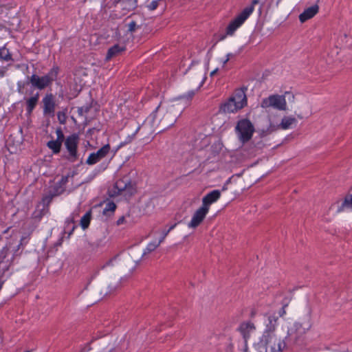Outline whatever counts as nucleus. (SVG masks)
Segmentation results:
<instances>
[{
    "mask_svg": "<svg viewBox=\"0 0 352 352\" xmlns=\"http://www.w3.org/2000/svg\"><path fill=\"white\" fill-rule=\"evenodd\" d=\"M247 105V97L243 90L236 91L232 96L221 106L224 113H234Z\"/></svg>",
    "mask_w": 352,
    "mask_h": 352,
    "instance_id": "obj_1",
    "label": "nucleus"
},
{
    "mask_svg": "<svg viewBox=\"0 0 352 352\" xmlns=\"http://www.w3.org/2000/svg\"><path fill=\"white\" fill-rule=\"evenodd\" d=\"M285 314L284 308H282L281 310L278 313V316L276 314H268L264 324H265V330L262 335V336L259 338V340H263L264 337H270L275 338L280 344H281V341L279 338H278L274 333V331L275 327L277 325V320L278 316H282Z\"/></svg>",
    "mask_w": 352,
    "mask_h": 352,
    "instance_id": "obj_2",
    "label": "nucleus"
},
{
    "mask_svg": "<svg viewBox=\"0 0 352 352\" xmlns=\"http://www.w3.org/2000/svg\"><path fill=\"white\" fill-rule=\"evenodd\" d=\"M254 132V127L248 119L241 120L236 126V135L243 143L248 142L252 138Z\"/></svg>",
    "mask_w": 352,
    "mask_h": 352,
    "instance_id": "obj_3",
    "label": "nucleus"
},
{
    "mask_svg": "<svg viewBox=\"0 0 352 352\" xmlns=\"http://www.w3.org/2000/svg\"><path fill=\"white\" fill-rule=\"evenodd\" d=\"M256 352H282L280 344L274 338L264 337L254 343Z\"/></svg>",
    "mask_w": 352,
    "mask_h": 352,
    "instance_id": "obj_4",
    "label": "nucleus"
},
{
    "mask_svg": "<svg viewBox=\"0 0 352 352\" xmlns=\"http://www.w3.org/2000/svg\"><path fill=\"white\" fill-rule=\"evenodd\" d=\"M114 188L113 195H122L125 197H131L136 192L135 184L127 177L118 180Z\"/></svg>",
    "mask_w": 352,
    "mask_h": 352,
    "instance_id": "obj_5",
    "label": "nucleus"
},
{
    "mask_svg": "<svg viewBox=\"0 0 352 352\" xmlns=\"http://www.w3.org/2000/svg\"><path fill=\"white\" fill-rule=\"evenodd\" d=\"M254 11L253 6L245 8L228 25L226 33L228 35H232L234 32L245 22Z\"/></svg>",
    "mask_w": 352,
    "mask_h": 352,
    "instance_id": "obj_6",
    "label": "nucleus"
},
{
    "mask_svg": "<svg viewBox=\"0 0 352 352\" xmlns=\"http://www.w3.org/2000/svg\"><path fill=\"white\" fill-rule=\"evenodd\" d=\"M209 212V208H204L201 206L195 210L190 220L186 223V226L189 230H195L202 224L207 214Z\"/></svg>",
    "mask_w": 352,
    "mask_h": 352,
    "instance_id": "obj_7",
    "label": "nucleus"
},
{
    "mask_svg": "<svg viewBox=\"0 0 352 352\" xmlns=\"http://www.w3.org/2000/svg\"><path fill=\"white\" fill-rule=\"evenodd\" d=\"M329 210L336 214L352 210V194L345 196L344 199H338L331 204Z\"/></svg>",
    "mask_w": 352,
    "mask_h": 352,
    "instance_id": "obj_8",
    "label": "nucleus"
},
{
    "mask_svg": "<svg viewBox=\"0 0 352 352\" xmlns=\"http://www.w3.org/2000/svg\"><path fill=\"white\" fill-rule=\"evenodd\" d=\"M173 107L168 106L166 104H161L155 111V114L158 117L164 116L163 119L167 121L166 124L173 125L176 121L177 113H173Z\"/></svg>",
    "mask_w": 352,
    "mask_h": 352,
    "instance_id": "obj_9",
    "label": "nucleus"
},
{
    "mask_svg": "<svg viewBox=\"0 0 352 352\" xmlns=\"http://www.w3.org/2000/svg\"><path fill=\"white\" fill-rule=\"evenodd\" d=\"M286 101L285 98L280 96H271L263 100L261 107L263 108L274 107L283 110L285 109Z\"/></svg>",
    "mask_w": 352,
    "mask_h": 352,
    "instance_id": "obj_10",
    "label": "nucleus"
},
{
    "mask_svg": "<svg viewBox=\"0 0 352 352\" xmlns=\"http://www.w3.org/2000/svg\"><path fill=\"white\" fill-rule=\"evenodd\" d=\"M56 72H51L49 74L44 76L33 75L31 77L30 82L32 85L38 89H42L47 87L56 76Z\"/></svg>",
    "mask_w": 352,
    "mask_h": 352,
    "instance_id": "obj_11",
    "label": "nucleus"
},
{
    "mask_svg": "<svg viewBox=\"0 0 352 352\" xmlns=\"http://www.w3.org/2000/svg\"><path fill=\"white\" fill-rule=\"evenodd\" d=\"M110 147L109 144H106L100 148L97 152L91 153L86 160V163L93 165L104 158L109 152Z\"/></svg>",
    "mask_w": 352,
    "mask_h": 352,
    "instance_id": "obj_12",
    "label": "nucleus"
},
{
    "mask_svg": "<svg viewBox=\"0 0 352 352\" xmlns=\"http://www.w3.org/2000/svg\"><path fill=\"white\" fill-rule=\"evenodd\" d=\"M78 144V137L76 135L68 136L65 142V147L72 157H76L77 154V147Z\"/></svg>",
    "mask_w": 352,
    "mask_h": 352,
    "instance_id": "obj_13",
    "label": "nucleus"
},
{
    "mask_svg": "<svg viewBox=\"0 0 352 352\" xmlns=\"http://www.w3.org/2000/svg\"><path fill=\"white\" fill-rule=\"evenodd\" d=\"M221 197V192L219 190H214L206 195L202 199L201 207L209 208L212 204L216 202Z\"/></svg>",
    "mask_w": 352,
    "mask_h": 352,
    "instance_id": "obj_14",
    "label": "nucleus"
},
{
    "mask_svg": "<svg viewBox=\"0 0 352 352\" xmlns=\"http://www.w3.org/2000/svg\"><path fill=\"white\" fill-rule=\"evenodd\" d=\"M239 331L246 342V340L255 331V327L251 322H244L239 327Z\"/></svg>",
    "mask_w": 352,
    "mask_h": 352,
    "instance_id": "obj_15",
    "label": "nucleus"
},
{
    "mask_svg": "<svg viewBox=\"0 0 352 352\" xmlns=\"http://www.w3.org/2000/svg\"><path fill=\"white\" fill-rule=\"evenodd\" d=\"M44 106V113L45 114L53 115L54 111V101L52 95H47L43 100Z\"/></svg>",
    "mask_w": 352,
    "mask_h": 352,
    "instance_id": "obj_16",
    "label": "nucleus"
},
{
    "mask_svg": "<svg viewBox=\"0 0 352 352\" xmlns=\"http://www.w3.org/2000/svg\"><path fill=\"white\" fill-rule=\"evenodd\" d=\"M125 47L120 45H115L111 47L107 52L106 59L109 60L113 56L118 55L121 52L124 51Z\"/></svg>",
    "mask_w": 352,
    "mask_h": 352,
    "instance_id": "obj_17",
    "label": "nucleus"
},
{
    "mask_svg": "<svg viewBox=\"0 0 352 352\" xmlns=\"http://www.w3.org/2000/svg\"><path fill=\"white\" fill-rule=\"evenodd\" d=\"M163 241L164 239H162V237L160 236L159 239L150 242L144 250L143 255L154 251Z\"/></svg>",
    "mask_w": 352,
    "mask_h": 352,
    "instance_id": "obj_18",
    "label": "nucleus"
},
{
    "mask_svg": "<svg viewBox=\"0 0 352 352\" xmlns=\"http://www.w3.org/2000/svg\"><path fill=\"white\" fill-rule=\"evenodd\" d=\"M62 142L58 140H52L47 142V145L52 151L53 153L57 154L60 151Z\"/></svg>",
    "mask_w": 352,
    "mask_h": 352,
    "instance_id": "obj_19",
    "label": "nucleus"
},
{
    "mask_svg": "<svg viewBox=\"0 0 352 352\" xmlns=\"http://www.w3.org/2000/svg\"><path fill=\"white\" fill-rule=\"evenodd\" d=\"M296 125V120L292 117L284 118L280 124L283 129H287Z\"/></svg>",
    "mask_w": 352,
    "mask_h": 352,
    "instance_id": "obj_20",
    "label": "nucleus"
},
{
    "mask_svg": "<svg viewBox=\"0 0 352 352\" xmlns=\"http://www.w3.org/2000/svg\"><path fill=\"white\" fill-rule=\"evenodd\" d=\"M116 208V204L112 201H108L103 210V214L106 216H109L114 212Z\"/></svg>",
    "mask_w": 352,
    "mask_h": 352,
    "instance_id": "obj_21",
    "label": "nucleus"
},
{
    "mask_svg": "<svg viewBox=\"0 0 352 352\" xmlns=\"http://www.w3.org/2000/svg\"><path fill=\"white\" fill-rule=\"evenodd\" d=\"M38 100V95L36 94V96L29 98L27 100V106H28V111L29 113H31L34 107L36 106L37 102Z\"/></svg>",
    "mask_w": 352,
    "mask_h": 352,
    "instance_id": "obj_22",
    "label": "nucleus"
},
{
    "mask_svg": "<svg viewBox=\"0 0 352 352\" xmlns=\"http://www.w3.org/2000/svg\"><path fill=\"white\" fill-rule=\"evenodd\" d=\"M89 221H90V214L87 213L82 217V219L80 220V225H81L82 229L85 230L89 226Z\"/></svg>",
    "mask_w": 352,
    "mask_h": 352,
    "instance_id": "obj_23",
    "label": "nucleus"
},
{
    "mask_svg": "<svg viewBox=\"0 0 352 352\" xmlns=\"http://www.w3.org/2000/svg\"><path fill=\"white\" fill-rule=\"evenodd\" d=\"M231 56L232 54L228 53L226 56L219 58L217 59L219 65H220L222 67H225V65L229 61Z\"/></svg>",
    "mask_w": 352,
    "mask_h": 352,
    "instance_id": "obj_24",
    "label": "nucleus"
},
{
    "mask_svg": "<svg viewBox=\"0 0 352 352\" xmlns=\"http://www.w3.org/2000/svg\"><path fill=\"white\" fill-rule=\"evenodd\" d=\"M175 226H176V224H173V225L170 226L168 230H166V229L162 230L160 232V236L162 237V239L164 240V239L168 235L169 232L170 230H172L173 229H174Z\"/></svg>",
    "mask_w": 352,
    "mask_h": 352,
    "instance_id": "obj_25",
    "label": "nucleus"
},
{
    "mask_svg": "<svg viewBox=\"0 0 352 352\" xmlns=\"http://www.w3.org/2000/svg\"><path fill=\"white\" fill-rule=\"evenodd\" d=\"M319 7L318 5H314L309 7V19L313 18L318 12Z\"/></svg>",
    "mask_w": 352,
    "mask_h": 352,
    "instance_id": "obj_26",
    "label": "nucleus"
},
{
    "mask_svg": "<svg viewBox=\"0 0 352 352\" xmlns=\"http://www.w3.org/2000/svg\"><path fill=\"white\" fill-rule=\"evenodd\" d=\"M0 58L5 60L10 59V55L9 54L8 51L6 48L0 50Z\"/></svg>",
    "mask_w": 352,
    "mask_h": 352,
    "instance_id": "obj_27",
    "label": "nucleus"
},
{
    "mask_svg": "<svg viewBox=\"0 0 352 352\" xmlns=\"http://www.w3.org/2000/svg\"><path fill=\"white\" fill-rule=\"evenodd\" d=\"M299 19L301 23H304L308 20V9L305 10L304 12L299 16Z\"/></svg>",
    "mask_w": 352,
    "mask_h": 352,
    "instance_id": "obj_28",
    "label": "nucleus"
},
{
    "mask_svg": "<svg viewBox=\"0 0 352 352\" xmlns=\"http://www.w3.org/2000/svg\"><path fill=\"white\" fill-rule=\"evenodd\" d=\"M135 261H133L131 259V258L129 256H126L124 258V260H123V263H124L125 264H131V268H133L134 267V265H133V263Z\"/></svg>",
    "mask_w": 352,
    "mask_h": 352,
    "instance_id": "obj_29",
    "label": "nucleus"
},
{
    "mask_svg": "<svg viewBox=\"0 0 352 352\" xmlns=\"http://www.w3.org/2000/svg\"><path fill=\"white\" fill-rule=\"evenodd\" d=\"M56 140L63 142V139H64V135H63L62 131L60 129H57L56 131Z\"/></svg>",
    "mask_w": 352,
    "mask_h": 352,
    "instance_id": "obj_30",
    "label": "nucleus"
},
{
    "mask_svg": "<svg viewBox=\"0 0 352 352\" xmlns=\"http://www.w3.org/2000/svg\"><path fill=\"white\" fill-rule=\"evenodd\" d=\"M159 1H153L148 6V8L151 10H154L158 6Z\"/></svg>",
    "mask_w": 352,
    "mask_h": 352,
    "instance_id": "obj_31",
    "label": "nucleus"
},
{
    "mask_svg": "<svg viewBox=\"0 0 352 352\" xmlns=\"http://www.w3.org/2000/svg\"><path fill=\"white\" fill-rule=\"evenodd\" d=\"M58 118L60 123H65V116L64 113H58Z\"/></svg>",
    "mask_w": 352,
    "mask_h": 352,
    "instance_id": "obj_32",
    "label": "nucleus"
},
{
    "mask_svg": "<svg viewBox=\"0 0 352 352\" xmlns=\"http://www.w3.org/2000/svg\"><path fill=\"white\" fill-rule=\"evenodd\" d=\"M68 178H69L68 176L63 177L60 180L61 184L64 185L65 184H66L67 182Z\"/></svg>",
    "mask_w": 352,
    "mask_h": 352,
    "instance_id": "obj_33",
    "label": "nucleus"
},
{
    "mask_svg": "<svg viewBox=\"0 0 352 352\" xmlns=\"http://www.w3.org/2000/svg\"><path fill=\"white\" fill-rule=\"evenodd\" d=\"M125 221V218L124 217H120L118 221H117V224L118 225H121L122 223H124Z\"/></svg>",
    "mask_w": 352,
    "mask_h": 352,
    "instance_id": "obj_34",
    "label": "nucleus"
},
{
    "mask_svg": "<svg viewBox=\"0 0 352 352\" xmlns=\"http://www.w3.org/2000/svg\"><path fill=\"white\" fill-rule=\"evenodd\" d=\"M219 71V68L217 67L215 68L214 70H212L211 72H210V76H214L217 73V72Z\"/></svg>",
    "mask_w": 352,
    "mask_h": 352,
    "instance_id": "obj_35",
    "label": "nucleus"
},
{
    "mask_svg": "<svg viewBox=\"0 0 352 352\" xmlns=\"http://www.w3.org/2000/svg\"><path fill=\"white\" fill-rule=\"evenodd\" d=\"M258 3V1L257 0H254L253 2H252V5L251 6H253L254 8V4H256Z\"/></svg>",
    "mask_w": 352,
    "mask_h": 352,
    "instance_id": "obj_36",
    "label": "nucleus"
},
{
    "mask_svg": "<svg viewBox=\"0 0 352 352\" xmlns=\"http://www.w3.org/2000/svg\"><path fill=\"white\" fill-rule=\"evenodd\" d=\"M292 333H293V331H292V329H289V330H288V332H287V334H288V335H292Z\"/></svg>",
    "mask_w": 352,
    "mask_h": 352,
    "instance_id": "obj_37",
    "label": "nucleus"
},
{
    "mask_svg": "<svg viewBox=\"0 0 352 352\" xmlns=\"http://www.w3.org/2000/svg\"><path fill=\"white\" fill-rule=\"evenodd\" d=\"M63 190V188H61L60 190H58V191L57 192V193H60Z\"/></svg>",
    "mask_w": 352,
    "mask_h": 352,
    "instance_id": "obj_38",
    "label": "nucleus"
},
{
    "mask_svg": "<svg viewBox=\"0 0 352 352\" xmlns=\"http://www.w3.org/2000/svg\"><path fill=\"white\" fill-rule=\"evenodd\" d=\"M193 95H194V92H193V91H192V92L190 93V97H192Z\"/></svg>",
    "mask_w": 352,
    "mask_h": 352,
    "instance_id": "obj_39",
    "label": "nucleus"
}]
</instances>
